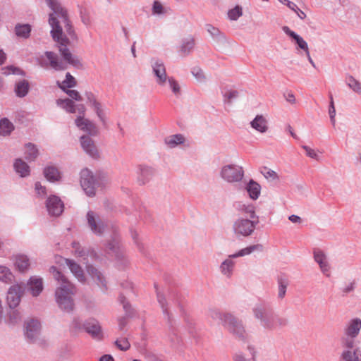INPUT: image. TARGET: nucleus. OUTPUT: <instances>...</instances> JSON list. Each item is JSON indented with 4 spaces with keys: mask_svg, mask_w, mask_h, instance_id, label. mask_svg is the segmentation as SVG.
Instances as JSON below:
<instances>
[{
    "mask_svg": "<svg viewBox=\"0 0 361 361\" xmlns=\"http://www.w3.org/2000/svg\"><path fill=\"white\" fill-rule=\"evenodd\" d=\"M238 94L239 93L237 90H228L224 94V100L226 102H232L233 100L238 98Z\"/></svg>",
    "mask_w": 361,
    "mask_h": 361,
    "instance_id": "59",
    "label": "nucleus"
},
{
    "mask_svg": "<svg viewBox=\"0 0 361 361\" xmlns=\"http://www.w3.org/2000/svg\"><path fill=\"white\" fill-rule=\"evenodd\" d=\"M87 223L90 231L96 235H102L106 228V224L100 216L93 211H89L86 215Z\"/></svg>",
    "mask_w": 361,
    "mask_h": 361,
    "instance_id": "9",
    "label": "nucleus"
},
{
    "mask_svg": "<svg viewBox=\"0 0 361 361\" xmlns=\"http://www.w3.org/2000/svg\"><path fill=\"white\" fill-rule=\"evenodd\" d=\"M46 2L52 11L49 14V23L51 27V34L53 39L59 43V49L63 59L68 63L75 67L80 66L78 58L73 55L67 48L68 40L62 32L61 24L64 27L69 35H72L73 30L69 24L66 10L57 0H46Z\"/></svg>",
    "mask_w": 361,
    "mask_h": 361,
    "instance_id": "1",
    "label": "nucleus"
},
{
    "mask_svg": "<svg viewBox=\"0 0 361 361\" xmlns=\"http://www.w3.org/2000/svg\"><path fill=\"white\" fill-rule=\"evenodd\" d=\"M254 317L266 330H274V310L265 303H258L252 309Z\"/></svg>",
    "mask_w": 361,
    "mask_h": 361,
    "instance_id": "4",
    "label": "nucleus"
},
{
    "mask_svg": "<svg viewBox=\"0 0 361 361\" xmlns=\"http://www.w3.org/2000/svg\"><path fill=\"white\" fill-rule=\"evenodd\" d=\"M329 98H330V104H329V115L330 117L331 123L334 126L336 124V120H335L336 109H335V106H334L333 97L331 94H330Z\"/></svg>",
    "mask_w": 361,
    "mask_h": 361,
    "instance_id": "56",
    "label": "nucleus"
},
{
    "mask_svg": "<svg viewBox=\"0 0 361 361\" xmlns=\"http://www.w3.org/2000/svg\"><path fill=\"white\" fill-rule=\"evenodd\" d=\"M92 8L87 5L80 6V13L82 23L85 25H89L91 23V15Z\"/></svg>",
    "mask_w": 361,
    "mask_h": 361,
    "instance_id": "46",
    "label": "nucleus"
},
{
    "mask_svg": "<svg viewBox=\"0 0 361 361\" xmlns=\"http://www.w3.org/2000/svg\"><path fill=\"white\" fill-rule=\"evenodd\" d=\"M287 323L288 321L286 319L275 314L274 317V330H275L278 326H285Z\"/></svg>",
    "mask_w": 361,
    "mask_h": 361,
    "instance_id": "61",
    "label": "nucleus"
},
{
    "mask_svg": "<svg viewBox=\"0 0 361 361\" xmlns=\"http://www.w3.org/2000/svg\"><path fill=\"white\" fill-rule=\"evenodd\" d=\"M80 144L83 150L90 157L97 158L99 153L95 146L94 141L87 135H82L80 137Z\"/></svg>",
    "mask_w": 361,
    "mask_h": 361,
    "instance_id": "21",
    "label": "nucleus"
},
{
    "mask_svg": "<svg viewBox=\"0 0 361 361\" xmlns=\"http://www.w3.org/2000/svg\"><path fill=\"white\" fill-rule=\"evenodd\" d=\"M66 94L72 99L76 101H81L82 97L80 93L77 90H68L66 91Z\"/></svg>",
    "mask_w": 361,
    "mask_h": 361,
    "instance_id": "64",
    "label": "nucleus"
},
{
    "mask_svg": "<svg viewBox=\"0 0 361 361\" xmlns=\"http://www.w3.org/2000/svg\"><path fill=\"white\" fill-rule=\"evenodd\" d=\"M166 84L176 97H179L181 94V88L179 82L172 76H169L166 80Z\"/></svg>",
    "mask_w": 361,
    "mask_h": 361,
    "instance_id": "47",
    "label": "nucleus"
},
{
    "mask_svg": "<svg viewBox=\"0 0 361 361\" xmlns=\"http://www.w3.org/2000/svg\"><path fill=\"white\" fill-rule=\"evenodd\" d=\"M245 189L249 195V197L252 200H256L259 197L261 186L253 180H250L249 181L245 187Z\"/></svg>",
    "mask_w": 361,
    "mask_h": 361,
    "instance_id": "36",
    "label": "nucleus"
},
{
    "mask_svg": "<svg viewBox=\"0 0 361 361\" xmlns=\"http://www.w3.org/2000/svg\"><path fill=\"white\" fill-rule=\"evenodd\" d=\"M235 209L241 214H250L253 219L255 216V207L251 204H245L243 202H236L234 204Z\"/></svg>",
    "mask_w": 361,
    "mask_h": 361,
    "instance_id": "35",
    "label": "nucleus"
},
{
    "mask_svg": "<svg viewBox=\"0 0 361 361\" xmlns=\"http://www.w3.org/2000/svg\"><path fill=\"white\" fill-rule=\"evenodd\" d=\"M192 75L200 83H204L207 80L204 71L200 67H194L191 70Z\"/></svg>",
    "mask_w": 361,
    "mask_h": 361,
    "instance_id": "53",
    "label": "nucleus"
},
{
    "mask_svg": "<svg viewBox=\"0 0 361 361\" xmlns=\"http://www.w3.org/2000/svg\"><path fill=\"white\" fill-rule=\"evenodd\" d=\"M115 345L121 350L126 351L129 349L130 345L128 339L126 338H121L115 341Z\"/></svg>",
    "mask_w": 361,
    "mask_h": 361,
    "instance_id": "57",
    "label": "nucleus"
},
{
    "mask_svg": "<svg viewBox=\"0 0 361 361\" xmlns=\"http://www.w3.org/2000/svg\"><path fill=\"white\" fill-rule=\"evenodd\" d=\"M262 173L267 179L275 180L279 179L278 174L273 170L269 169L267 167L264 168L262 171Z\"/></svg>",
    "mask_w": 361,
    "mask_h": 361,
    "instance_id": "58",
    "label": "nucleus"
},
{
    "mask_svg": "<svg viewBox=\"0 0 361 361\" xmlns=\"http://www.w3.org/2000/svg\"><path fill=\"white\" fill-rule=\"evenodd\" d=\"M76 126L81 130L87 133L90 135H96L98 133V129L96 125L87 118L79 116L75 120Z\"/></svg>",
    "mask_w": 361,
    "mask_h": 361,
    "instance_id": "19",
    "label": "nucleus"
},
{
    "mask_svg": "<svg viewBox=\"0 0 361 361\" xmlns=\"http://www.w3.org/2000/svg\"><path fill=\"white\" fill-rule=\"evenodd\" d=\"M27 290L33 297H37L44 289L43 279L37 276H32L27 283Z\"/></svg>",
    "mask_w": 361,
    "mask_h": 361,
    "instance_id": "20",
    "label": "nucleus"
},
{
    "mask_svg": "<svg viewBox=\"0 0 361 361\" xmlns=\"http://www.w3.org/2000/svg\"><path fill=\"white\" fill-rule=\"evenodd\" d=\"M86 269L87 274L92 278L93 281L103 290H107V283L103 273L92 265H87Z\"/></svg>",
    "mask_w": 361,
    "mask_h": 361,
    "instance_id": "15",
    "label": "nucleus"
},
{
    "mask_svg": "<svg viewBox=\"0 0 361 361\" xmlns=\"http://www.w3.org/2000/svg\"><path fill=\"white\" fill-rule=\"evenodd\" d=\"M341 361H361L357 350H343L341 355Z\"/></svg>",
    "mask_w": 361,
    "mask_h": 361,
    "instance_id": "42",
    "label": "nucleus"
},
{
    "mask_svg": "<svg viewBox=\"0 0 361 361\" xmlns=\"http://www.w3.org/2000/svg\"><path fill=\"white\" fill-rule=\"evenodd\" d=\"M46 207L50 216H59L63 211L64 204L59 197L53 195L47 198Z\"/></svg>",
    "mask_w": 361,
    "mask_h": 361,
    "instance_id": "11",
    "label": "nucleus"
},
{
    "mask_svg": "<svg viewBox=\"0 0 361 361\" xmlns=\"http://www.w3.org/2000/svg\"><path fill=\"white\" fill-rule=\"evenodd\" d=\"M99 185L97 179L88 169H84L80 172V185L86 195L93 197L95 195L96 187Z\"/></svg>",
    "mask_w": 361,
    "mask_h": 361,
    "instance_id": "8",
    "label": "nucleus"
},
{
    "mask_svg": "<svg viewBox=\"0 0 361 361\" xmlns=\"http://www.w3.org/2000/svg\"><path fill=\"white\" fill-rule=\"evenodd\" d=\"M356 338H351L349 336L343 337L341 338V344L344 347L345 350H353L355 346V339Z\"/></svg>",
    "mask_w": 361,
    "mask_h": 361,
    "instance_id": "55",
    "label": "nucleus"
},
{
    "mask_svg": "<svg viewBox=\"0 0 361 361\" xmlns=\"http://www.w3.org/2000/svg\"><path fill=\"white\" fill-rule=\"evenodd\" d=\"M14 130L13 124L6 118L0 120V135H9Z\"/></svg>",
    "mask_w": 361,
    "mask_h": 361,
    "instance_id": "43",
    "label": "nucleus"
},
{
    "mask_svg": "<svg viewBox=\"0 0 361 361\" xmlns=\"http://www.w3.org/2000/svg\"><path fill=\"white\" fill-rule=\"evenodd\" d=\"M185 142V136L180 133L166 136L164 140L165 145L169 149L176 148L184 144Z\"/></svg>",
    "mask_w": 361,
    "mask_h": 361,
    "instance_id": "28",
    "label": "nucleus"
},
{
    "mask_svg": "<svg viewBox=\"0 0 361 361\" xmlns=\"http://www.w3.org/2000/svg\"><path fill=\"white\" fill-rule=\"evenodd\" d=\"M282 30L287 35H288L295 41L299 48L304 50L305 52H307L309 51L307 43L304 40V39L302 37H300L295 32L292 31L288 26H283Z\"/></svg>",
    "mask_w": 361,
    "mask_h": 361,
    "instance_id": "30",
    "label": "nucleus"
},
{
    "mask_svg": "<svg viewBox=\"0 0 361 361\" xmlns=\"http://www.w3.org/2000/svg\"><path fill=\"white\" fill-rule=\"evenodd\" d=\"M262 250H263V245L262 244H255V245H252L247 246L245 248L240 250L239 251L236 252L235 253L231 255V257H234V258H238V257L249 255L254 252H262Z\"/></svg>",
    "mask_w": 361,
    "mask_h": 361,
    "instance_id": "33",
    "label": "nucleus"
},
{
    "mask_svg": "<svg viewBox=\"0 0 361 361\" xmlns=\"http://www.w3.org/2000/svg\"><path fill=\"white\" fill-rule=\"evenodd\" d=\"M57 104L68 113H75L76 109L74 102L70 99H58Z\"/></svg>",
    "mask_w": 361,
    "mask_h": 361,
    "instance_id": "48",
    "label": "nucleus"
},
{
    "mask_svg": "<svg viewBox=\"0 0 361 361\" xmlns=\"http://www.w3.org/2000/svg\"><path fill=\"white\" fill-rule=\"evenodd\" d=\"M44 176L49 182H57L61 178V175L58 169L53 166H49L44 169Z\"/></svg>",
    "mask_w": 361,
    "mask_h": 361,
    "instance_id": "34",
    "label": "nucleus"
},
{
    "mask_svg": "<svg viewBox=\"0 0 361 361\" xmlns=\"http://www.w3.org/2000/svg\"><path fill=\"white\" fill-rule=\"evenodd\" d=\"M44 56L49 61L50 66L56 71L64 70L66 67L63 62L59 60L57 55L52 51H46ZM42 67L47 68L48 63L44 61L43 56L39 59Z\"/></svg>",
    "mask_w": 361,
    "mask_h": 361,
    "instance_id": "14",
    "label": "nucleus"
},
{
    "mask_svg": "<svg viewBox=\"0 0 361 361\" xmlns=\"http://www.w3.org/2000/svg\"><path fill=\"white\" fill-rule=\"evenodd\" d=\"M243 16L242 7L237 5L234 8L228 10V18L230 20H237Z\"/></svg>",
    "mask_w": 361,
    "mask_h": 361,
    "instance_id": "52",
    "label": "nucleus"
},
{
    "mask_svg": "<svg viewBox=\"0 0 361 361\" xmlns=\"http://www.w3.org/2000/svg\"><path fill=\"white\" fill-rule=\"evenodd\" d=\"M25 336L32 342H35L41 331V324L35 319H29L25 322Z\"/></svg>",
    "mask_w": 361,
    "mask_h": 361,
    "instance_id": "12",
    "label": "nucleus"
},
{
    "mask_svg": "<svg viewBox=\"0 0 361 361\" xmlns=\"http://www.w3.org/2000/svg\"><path fill=\"white\" fill-rule=\"evenodd\" d=\"M194 46L195 42L193 38L188 37L183 39L180 46L179 51L182 56H185L192 51V50L194 48Z\"/></svg>",
    "mask_w": 361,
    "mask_h": 361,
    "instance_id": "39",
    "label": "nucleus"
},
{
    "mask_svg": "<svg viewBox=\"0 0 361 361\" xmlns=\"http://www.w3.org/2000/svg\"><path fill=\"white\" fill-rule=\"evenodd\" d=\"M13 168L17 174L21 178H25L30 174V168L29 165L21 158L15 159Z\"/></svg>",
    "mask_w": 361,
    "mask_h": 361,
    "instance_id": "27",
    "label": "nucleus"
},
{
    "mask_svg": "<svg viewBox=\"0 0 361 361\" xmlns=\"http://www.w3.org/2000/svg\"><path fill=\"white\" fill-rule=\"evenodd\" d=\"M108 251L116 257L120 258L122 255V248L120 245V238L116 233L114 234L112 239L106 245Z\"/></svg>",
    "mask_w": 361,
    "mask_h": 361,
    "instance_id": "26",
    "label": "nucleus"
},
{
    "mask_svg": "<svg viewBox=\"0 0 361 361\" xmlns=\"http://www.w3.org/2000/svg\"><path fill=\"white\" fill-rule=\"evenodd\" d=\"M361 330V319L355 317L350 319L343 329V334L345 336L357 338Z\"/></svg>",
    "mask_w": 361,
    "mask_h": 361,
    "instance_id": "17",
    "label": "nucleus"
},
{
    "mask_svg": "<svg viewBox=\"0 0 361 361\" xmlns=\"http://www.w3.org/2000/svg\"><path fill=\"white\" fill-rule=\"evenodd\" d=\"M22 320V313L19 310L11 308L8 312L6 317V323L9 325L14 326L20 323Z\"/></svg>",
    "mask_w": 361,
    "mask_h": 361,
    "instance_id": "38",
    "label": "nucleus"
},
{
    "mask_svg": "<svg viewBox=\"0 0 361 361\" xmlns=\"http://www.w3.org/2000/svg\"><path fill=\"white\" fill-rule=\"evenodd\" d=\"M64 260L71 273L78 280V281L85 283L86 278L82 267L72 259H64Z\"/></svg>",
    "mask_w": 361,
    "mask_h": 361,
    "instance_id": "25",
    "label": "nucleus"
},
{
    "mask_svg": "<svg viewBox=\"0 0 361 361\" xmlns=\"http://www.w3.org/2000/svg\"><path fill=\"white\" fill-rule=\"evenodd\" d=\"M35 190L37 195L40 197H44L47 195L46 188L39 182H36L35 184Z\"/></svg>",
    "mask_w": 361,
    "mask_h": 361,
    "instance_id": "63",
    "label": "nucleus"
},
{
    "mask_svg": "<svg viewBox=\"0 0 361 361\" xmlns=\"http://www.w3.org/2000/svg\"><path fill=\"white\" fill-rule=\"evenodd\" d=\"M32 28L29 24H17L15 26V33L17 37L23 39H27L31 32Z\"/></svg>",
    "mask_w": 361,
    "mask_h": 361,
    "instance_id": "40",
    "label": "nucleus"
},
{
    "mask_svg": "<svg viewBox=\"0 0 361 361\" xmlns=\"http://www.w3.org/2000/svg\"><path fill=\"white\" fill-rule=\"evenodd\" d=\"M156 173L154 168L148 166H140L137 171V180L140 184L145 185L148 183Z\"/></svg>",
    "mask_w": 361,
    "mask_h": 361,
    "instance_id": "22",
    "label": "nucleus"
},
{
    "mask_svg": "<svg viewBox=\"0 0 361 361\" xmlns=\"http://www.w3.org/2000/svg\"><path fill=\"white\" fill-rule=\"evenodd\" d=\"M150 65L152 73L156 78L157 84L161 87H164L169 76L166 74L164 61L160 59L153 58L150 61Z\"/></svg>",
    "mask_w": 361,
    "mask_h": 361,
    "instance_id": "10",
    "label": "nucleus"
},
{
    "mask_svg": "<svg viewBox=\"0 0 361 361\" xmlns=\"http://www.w3.org/2000/svg\"><path fill=\"white\" fill-rule=\"evenodd\" d=\"M154 287H155L156 290H157V300H158V302L159 303V305L161 306V308L162 310L163 314H164L165 318L169 322H170L171 321V316H170V314H169V312L168 311V306H167V303H166V299H165L164 296L161 293H159L158 291V288H157V286L156 284L154 285Z\"/></svg>",
    "mask_w": 361,
    "mask_h": 361,
    "instance_id": "45",
    "label": "nucleus"
},
{
    "mask_svg": "<svg viewBox=\"0 0 361 361\" xmlns=\"http://www.w3.org/2000/svg\"><path fill=\"white\" fill-rule=\"evenodd\" d=\"M302 148L305 151L306 155L314 160H319V156L318 155L317 152L311 147L307 146V145H302Z\"/></svg>",
    "mask_w": 361,
    "mask_h": 361,
    "instance_id": "60",
    "label": "nucleus"
},
{
    "mask_svg": "<svg viewBox=\"0 0 361 361\" xmlns=\"http://www.w3.org/2000/svg\"><path fill=\"white\" fill-rule=\"evenodd\" d=\"M84 329L91 336L97 340L102 339L103 334L101 326L98 321L94 319L87 320L83 324Z\"/></svg>",
    "mask_w": 361,
    "mask_h": 361,
    "instance_id": "18",
    "label": "nucleus"
},
{
    "mask_svg": "<svg viewBox=\"0 0 361 361\" xmlns=\"http://www.w3.org/2000/svg\"><path fill=\"white\" fill-rule=\"evenodd\" d=\"M250 126L257 131L264 133L268 130L267 121L262 115H257L250 122Z\"/></svg>",
    "mask_w": 361,
    "mask_h": 361,
    "instance_id": "31",
    "label": "nucleus"
},
{
    "mask_svg": "<svg viewBox=\"0 0 361 361\" xmlns=\"http://www.w3.org/2000/svg\"><path fill=\"white\" fill-rule=\"evenodd\" d=\"M37 147L31 142L26 143L24 146V157L28 161H35L39 156Z\"/></svg>",
    "mask_w": 361,
    "mask_h": 361,
    "instance_id": "32",
    "label": "nucleus"
},
{
    "mask_svg": "<svg viewBox=\"0 0 361 361\" xmlns=\"http://www.w3.org/2000/svg\"><path fill=\"white\" fill-rule=\"evenodd\" d=\"M313 257L314 261L318 264L321 271L326 276H329L331 267L325 252L319 248H316L313 250Z\"/></svg>",
    "mask_w": 361,
    "mask_h": 361,
    "instance_id": "16",
    "label": "nucleus"
},
{
    "mask_svg": "<svg viewBox=\"0 0 361 361\" xmlns=\"http://www.w3.org/2000/svg\"><path fill=\"white\" fill-rule=\"evenodd\" d=\"M278 284V294L277 298L279 300H282L286 296L287 287L289 285V281L286 277H279L277 280Z\"/></svg>",
    "mask_w": 361,
    "mask_h": 361,
    "instance_id": "41",
    "label": "nucleus"
},
{
    "mask_svg": "<svg viewBox=\"0 0 361 361\" xmlns=\"http://www.w3.org/2000/svg\"><path fill=\"white\" fill-rule=\"evenodd\" d=\"M14 267L20 272L24 273L28 271L30 262L29 257L23 254H18L13 257Z\"/></svg>",
    "mask_w": 361,
    "mask_h": 361,
    "instance_id": "23",
    "label": "nucleus"
},
{
    "mask_svg": "<svg viewBox=\"0 0 361 361\" xmlns=\"http://www.w3.org/2000/svg\"><path fill=\"white\" fill-rule=\"evenodd\" d=\"M22 293L23 286L20 284H14L9 288L6 300L10 308H16L19 305Z\"/></svg>",
    "mask_w": 361,
    "mask_h": 361,
    "instance_id": "13",
    "label": "nucleus"
},
{
    "mask_svg": "<svg viewBox=\"0 0 361 361\" xmlns=\"http://www.w3.org/2000/svg\"><path fill=\"white\" fill-rule=\"evenodd\" d=\"M49 272L57 281L55 290V300L59 307L66 312L74 308L73 295L76 293L75 286L54 266L49 268Z\"/></svg>",
    "mask_w": 361,
    "mask_h": 361,
    "instance_id": "2",
    "label": "nucleus"
},
{
    "mask_svg": "<svg viewBox=\"0 0 361 361\" xmlns=\"http://www.w3.org/2000/svg\"><path fill=\"white\" fill-rule=\"evenodd\" d=\"M346 85L354 92L361 94V83L353 76L348 75L346 78Z\"/></svg>",
    "mask_w": 361,
    "mask_h": 361,
    "instance_id": "49",
    "label": "nucleus"
},
{
    "mask_svg": "<svg viewBox=\"0 0 361 361\" xmlns=\"http://www.w3.org/2000/svg\"><path fill=\"white\" fill-rule=\"evenodd\" d=\"M258 220H251L243 217L235 219L232 225V231L236 238H247L255 232Z\"/></svg>",
    "mask_w": 361,
    "mask_h": 361,
    "instance_id": "5",
    "label": "nucleus"
},
{
    "mask_svg": "<svg viewBox=\"0 0 361 361\" xmlns=\"http://www.w3.org/2000/svg\"><path fill=\"white\" fill-rule=\"evenodd\" d=\"M168 12V8L164 7L159 1H154L152 7V13L154 16H164Z\"/></svg>",
    "mask_w": 361,
    "mask_h": 361,
    "instance_id": "50",
    "label": "nucleus"
},
{
    "mask_svg": "<svg viewBox=\"0 0 361 361\" xmlns=\"http://www.w3.org/2000/svg\"><path fill=\"white\" fill-rule=\"evenodd\" d=\"M85 96L87 103L93 109L101 123L104 126H106L107 123L106 107L97 99L95 95L92 92H85Z\"/></svg>",
    "mask_w": 361,
    "mask_h": 361,
    "instance_id": "7",
    "label": "nucleus"
},
{
    "mask_svg": "<svg viewBox=\"0 0 361 361\" xmlns=\"http://www.w3.org/2000/svg\"><path fill=\"white\" fill-rule=\"evenodd\" d=\"M206 30L214 40L221 42L226 39L225 35L211 24L206 25Z\"/></svg>",
    "mask_w": 361,
    "mask_h": 361,
    "instance_id": "44",
    "label": "nucleus"
},
{
    "mask_svg": "<svg viewBox=\"0 0 361 361\" xmlns=\"http://www.w3.org/2000/svg\"><path fill=\"white\" fill-rule=\"evenodd\" d=\"M3 74L8 75L11 74L25 75V71L13 66H6L2 68Z\"/></svg>",
    "mask_w": 361,
    "mask_h": 361,
    "instance_id": "54",
    "label": "nucleus"
},
{
    "mask_svg": "<svg viewBox=\"0 0 361 361\" xmlns=\"http://www.w3.org/2000/svg\"><path fill=\"white\" fill-rule=\"evenodd\" d=\"M15 276L11 269L5 265L0 264V281L10 284L14 281Z\"/></svg>",
    "mask_w": 361,
    "mask_h": 361,
    "instance_id": "37",
    "label": "nucleus"
},
{
    "mask_svg": "<svg viewBox=\"0 0 361 361\" xmlns=\"http://www.w3.org/2000/svg\"><path fill=\"white\" fill-rule=\"evenodd\" d=\"M208 317L216 321L228 329V331L239 339L246 338L247 334L242 322L230 313H221L216 309H210Z\"/></svg>",
    "mask_w": 361,
    "mask_h": 361,
    "instance_id": "3",
    "label": "nucleus"
},
{
    "mask_svg": "<svg viewBox=\"0 0 361 361\" xmlns=\"http://www.w3.org/2000/svg\"><path fill=\"white\" fill-rule=\"evenodd\" d=\"M76 85L75 80L70 73H67L66 75V79L62 82L61 84H59L61 89L65 90L66 88H71L75 87Z\"/></svg>",
    "mask_w": 361,
    "mask_h": 361,
    "instance_id": "51",
    "label": "nucleus"
},
{
    "mask_svg": "<svg viewBox=\"0 0 361 361\" xmlns=\"http://www.w3.org/2000/svg\"><path fill=\"white\" fill-rule=\"evenodd\" d=\"M72 248L73 252L74 253L75 255L78 257H82L85 255V252L78 243L73 242Z\"/></svg>",
    "mask_w": 361,
    "mask_h": 361,
    "instance_id": "62",
    "label": "nucleus"
},
{
    "mask_svg": "<svg viewBox=\"0 0 361 361\" xmlns=\"http://www.w3.org/2000/svg\"><path fill=\"white\" fill-rule=\"evenodd\" d=\"M234 257H231V255L225 259L219 266V271L221 274L228 279H230L234 271L235 262L233 260Z\"/></svg>",
    "mask_w": 361,
    "mask_h": 361,
    "instance_id": "24",
    "label": "nucleus"
},
{
    "mask_svg": "<svg viewBox=\"0 0 361 361\" xmlns=\"http://www.w3.org/2000/svg\"><path fill=\"white\" fill-rule=\"evenodd\" d=\"M30 88V82L27 80H19L15 83L14 92L18 97L23 98L28 94Z\"/></svg>",
    "mask_w": 361,
    "mask_h": 361,
    "instance_id": "29",
    "label": "nucleus"
},
{
    "mask_svg": "<svg viewBox=\"0 0 361 361\" xmlns=\"http://www.w3.org/2000/svg\"><path fill=\"white\" fill-rule=\"evenodd\" d=\"M244 173L243 168L234 164L223 166L219 171L220 177L228 183L240 182L244 177Z\"/></svg>",
    "mask_w": 361,
    "mask_h": 361,
    "instance_id": "6",
    "label": "nucleus"
}]
</instances>
